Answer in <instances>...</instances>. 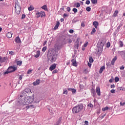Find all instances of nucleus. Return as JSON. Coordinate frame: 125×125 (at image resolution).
Returning <instances> with one entry per match:
<instances>
[{
  "label": "nucleus",
  "mask_w": 125,
  "mask_h": 125,
  "mask_svg": "<svg viewBox=\"0 0 125 125\" xmlns=\"http://www.w3.org/2000/svg\"><path fill=\"white\" fill-rule=\"evenodd\" d=\"M40 54H41V52L40 51H37L36 52V54L34 56L36 58H38L40 57Z\"/></svg>",
  "instance_id": "obj_23"
},
{
  "label": "nucleus",
  "mask_w": 125,
  "mask_h": 125,
  "mask_svg": "<svg viewBox=\"0 0 125 125\" xmlns=\"http://www.w3.org/2000/svg\"><path fill=\"white\" fill-rule=\"evenodd\" d=\"M121 27H122V24H120L117 27V30H120L121 29Z\"/></svg>",
  "instance_id": "obj_58"
},
{
  "label": "nucleus",
  "mask_w": 125,
  "mask_h": 125,
  "mask_svg": "<svg viewBox=\"0 0 125 125\" xmlns=\"http://www.w3.org/2000/svg\"><path fill=\"white\" fill-rule=\"evenodd\" d=\"M7 59V57H1V59H0V62L1 63H3V62H5V61H6Z\"/></svg>",
  "instance_id": "obj_17"
},
{
  "label": "nucleus",
  "mask_w": 125,
  "mask_h": 125,
  "mask_svg": "<svg viewBox=\"0 0 125 125\" xmlns=\"http://www.w3.org/2000/svg\"><path fill=\"white\" fill-rule=\"evenodd\" d=\"M16 70H17V67H15L14 66H11L8 67V68L7 69V71L4 72V75L12 73L13 72H15Z\"/></svg>",
  "instance_id": "obj_3"
},
{
  "label": "nucleus",
  "mask_w": 125,
  "mask_h": 125,
  "mask_svg": "<svg viewBox=\"0 0 125 125\" xmlns=\"http://www.w3.org/2000/svg\"><path fill=\"white\" fill-rule=\"evenodd\" d=\"M107 47H110V42H107L106 44Z\"/></svg>",
  "instance_id": "obj_59"
},
{
  "label": "nucleus",
  "mask_w": 125,
  "mask_h": 125,
  "mask_svg": "<svg viewBox=\"0 0 125 125\" xmlns=\"http://www.w3.org/2000/svg\"><path fill=\"white\" fill-rule=\"evenodd\" d=\"M87 65L89 66V67H91V63L88 62Z\"/></svg>",
  "instance_id": "obj_63"
},
{
  "label": "nucleus",
  "mask_w": 125,
  "mask_h": 125,
  "mask_svg": "<svg viewBox=\"0 0 125 125\" xmlns=\"http://www.w3.org/2000/svg\"><path fill=\"white\" fill-rule=\"evenodd\" d=\"M36 18H40V17H43V16H45V13L43 11L37 12L36 14Z\"/></svg>",
  "instance_id": "obj_7"
},
{
  "label": "nucleus",
  "mask_w": 125,
  "mask_h": 125,
  "mask_svg": "<svg viewBox=\"0 0 125 125\" xmlns=\"http://www.w3.org/2000/svg\"><path fill=\"white\" fill-rule=\"evenodd\" d=\"M89 61L90 63H93V59L92 58V57H89Z\"/></svg>",
  "instance_id": "obj_32"
},
{
  "label": "nucleus",
  "mask_w": 125,
  "mask_h": 125,
  "mask_svg": "<svg viewBox=\"0 0 125 125\" xmlns=\"http://www.w3.org/2000/svg\"><path fill=\"white\" fill-rule=\"evenodd\" d=\"M115 83H118V82H119V81H120V78H119V77H115Z\"/></svg>",
  "instance_id": "obj_35"
},
{
  "label": "nucleus",
  "mask_w": 125,
  "mask_h": 125,
  "mask_svg": "<svg viewBox=\"0 0 125 125\" xmlns=\"http://www.w3.org/2000/svg\"><path fill=\"white\" fill-rule=\"evenodd\" d=\"M98 52L101 53L103 51V47H98Z\"/></svg>",
  "instance_id": "obj_26"
},
{
  "label": "nucleus",
  "mask_w": 125,
  "mask_h": 125,
  "mask_svg": "<svg viewBox=\"0 0 125 125\" xmlns=\"http://www.w3.org/2000/svg\"><path fill=\"white\" fill-rule=\"evenodd\" d=\"M68 16H69V15L67 14H63V17L64 18H65V17H68Z\"/></svg>",
  "instance_id": "obj_54"
},
{
  "label": "nucleus",
  "mask_w": 125,
  "mask_h": 125,
  "mask_svg": "<svg viewBox=\"0 0 125 125\" xmlns=\"http://www.w3.org/2000/svg\"><path fill=\"white\" fill-rule=\"evenodd\" d=\"M109 109V107L108 106H106L102 108V111L105 112V111H107V110Z\"/></svg>",
  "instance_id": "obj_30"
},
{
  "label": "nucleus",
  "mask_w": 125,
  "mask_h": 125,
  "mask_svg": "<svg viewBox=\"0 0 125 125\" xmlns=\"http://www.w3.org/2000/svg\"><path fill=\"white\" fill-rule=\"evenodd\" d=\"M22 61H18L17 62V65H18V66H21V65H22Z\"/></svg>",
  "instance_id": "obj_28"
},
{
  "label": "nucleus",
  "mask_w": 125,
  "mask_h": 125,
  "mask_svg": "<svg viewBox=\"0 0 125 125\" xmlns=\"http://www.w3.org/2000/svg\"><path fill=\"white\" fill-rule=\"evenodd\" d=\"M109 82V83L113 82H114V79L112 78V79H110Z\"/></svg>",
  "instance_id": "obj_57"
},
{
  "label": "nucleus",
  "mask_w": 125,
  "mask_h": 125,
  "mask_svg": "<svg viewBox=\"0 0 125 125\" xmlns=\"http://www.w3.org/2000/svg\"><path fill=\"white\" fill-rule=\"evenodd\" d=\"M6 37H7V38H8L9 39H10V38H12V33L8 32L6 34Z\"/></svg>",
  "instance_id": "obj_21"
},
{
  "label": "nucleus",
  "mask_w": 125,
  "mask_h": 125,
  "mask_svg": "<svg viewBox=\"0 0 125 125\" xmlns=\"http://www.w3.org/2000/svg\"><path fill=\"white\" fill-rule=\"evenodd\" d=\"M88 107H89L90 108H93V104H88Z\"/></svg>",
  "instance_id": "obj_42"
},
{
  "label": "nucleus",
  "mask_w": 125,
  "mask_h": 125,
  "mask_svg": "<svg viewBox=\"0 0 125 125\" xmlns=\"http://www.w3.org/2000/svg\"><path fill=\"white\" fill-rule=\"evenodd\" d=\"M19 103L20 104H21V105H25L24 104V98L23 100V95H20V97L19 98Z\"/></svg>",
  "instance_id": "obj_9"
},
{
  "label": "nucleus",
  "mask_w": 125,
  "mask_h": 125,
  "mask_svg": "<svg viewBox=\"0 0 125 125\" xmlns=\"http://www.w3.org/2000/svg\"><path fill=\"white\" fill-rule=\"evenodd\" d=\"M120 55L123 58V59H125V53L124 51L120 52Z\"/></svg>",
  "instance_id": "obj_24"
},
{
  "label": "nucleus",
  "mask_w": 125,
  "mask_h": 125,
  "mask_svg": "<svg viewBox=\"0 0 125 125\" xmlns=\"http://www.w3.org/2000/svg\"><path fill=\"white\" fill-rule=\"evenodd\" d=\"M69 33L70 34H73V33H74V30L73 29H70L69 31Z\"/></svg>",
  "instance_id": "obj_53"
},
{
  "label": "nucleus",
  "mask_w": 125,
  "mask_h": 125,
  "mask_svg": "<svg viewBox=\"0 0 125 125\" xmlns=\"http://www.w3.org/2000/svg\"><path fill=\"white\" fill-rule=\"evenodd\" d=\"M104 70H105V66H102L100 68V69L99 70L100 74H102V72H103V71H104Z\"/></svg>",
  "instance_id": "obj_22"
},
{
  "label": "nucleus",
  "mask_w": 125,
  "mask_h": 125,
  "mask_svg": "<svg viewBox=\"0 0 125 125\" xmlns=\"http://www.w3.org/2000/svg\"><path fill=\"white\" fill-rule=\"evenodd\" d=\"M28 9L29 11H32L34 10V9H35V8H34V6H33L32 5H30V6L28 8Z\"/></svg>",
  "instance_id": "obj_27"
},
{
  "label": "nucleus",
  "mask_w": 125,
  "mask_h": 125,
  "mask_svg": "<svg viewBox=\"0 0 125 125\" xmlns=\"http://www.w3.org/2000/svg\"><path fill=\"white\" fill-rule=\"evenodd\" d=\"M96 32V30L95 29V28H93L92 31L91 32V35H93V34H94V33H95Z\"/></svg>",
  "instance_id": "obj_34"
},
{
  "label": "nucleus",
  "mask_w": 125,
  "mask_h": 125,
  "mask_svg": "<svg viewBox=\"0 0 125 125\" xmlns=\"http://www.w3.org/2000/svg\"><path fill=\"white\" fill-rule=\"evenodd\" d=\"M88 44V42H86L84 44H83V47H86L87 46V44Z\"/></svg>",
  "instance_id": "obj_44"
},
{
  "label": "nucleus",
  "mask_w": 125,
  "mask_h": 125,
  "mask_svg": "<svg viewBox=\"0 0 125 125\" xmlns=\"http://www.w3.org/2000/svg\"><path fill=\"white\" fill-rule=\"evenodd\" d=\"M41 8H42V9H44V10H47V7L46 6V5H43L42 6Z\"/></svg>",
  "instance_id": "obj_33"
},
{
  "label": "nucleus",
  "mask_w": 125,
  "mask_h": 125,
  "mask_svg": "<svg viewBox=\"0 0 125 125\" xmlns=\"http://www.w3.org/2000/svg\"><path fill=\"white\" fill-rule=\"evenodd\" d=\"M32 72H33V70H32V69H29V70H28V71H27V74H32Z\"/></svg>",
  "instance_id": "obj_38"
},
{
  "label": "nucleus",
  "mask_w": 125,
  "mask_h": 125,
  "mask_svg": "<svg viewBox=\"0 0 125 125\" xmlns=\"http://www.w3.org/2000/svg\"><path fill=\"white\" fill-rule=\"evenodd\" d=\"M105 116H106V114H104V115L101 116V119L102 120V119H104Z\"/></svg>",
  "instance_id": "obj_52"
},
{
  "label": "nucleus",
  "mask_w": 125,
  "mask_h": 125,
  "mask_svg": "<svg viewBox=\"0 0 125 125\" xmlns=\"http://www.w3.org/2000/svg\"><path fill=\"white\" fill-rule=\"evenodd\" d=\"M15 11L16 14L19 15L21 12V7L19 5V2H17L15 5Z\"/></svg>",
  "instance_id": "obj_4"
},
{
  "label": "nucleus",
  "mask_w": 125,
  "mask_h": 125,
  "mask_svg": "<svg viewBox=\"0 0 125 125\" xmlns=\"http://www.w3.org/2000/svg\"><path fill=\"white\" fill-rule=\"evenodd\" d=\"M73 94H76V89H72V91H71Z\"/></svg>",
  "instance_id": "obj_45"
},
{
  "label": "nucleus",
  "mask_w": 125,
  "mask_h": 125,
  "mask_svg": "<svg viewBox=\"0 0 125 125\" xmlns=\"http://www.w3.org/2000/svg\"><path fill=\"white\" fill-rule=\"evenodd\" d=\"M110 92H111V93H116V90L112 89V90L110 91Z\"/></svg>",
  "instance_id": "obj_48"
},
{
  "label": "nucleus",
  "mask_w": 125,
  "mask_h": 125,
  "mask_svg": "<svg viewBox=\"0 0 125 125\" xmlns=\"http://www.w3.org/2000/svg\"><path fill=\"white\" fill-rule=\"evenodd\" d=\"M32 91L30 88H26L22 91V95L23 96H29L30 94H31Z\"/></svg>",
  "instance_id": "obj_5"
},
{
  "label": "nucleus",
  "mask_w": 125,
  "mask_h": 125,
  "mask_svg": "<svg viewBox=\"0 0 125 125\" xmlns=\"http://www.w3.org/2000/svg\"><path fill=\"white\" fill-rule=\"evenodd\" d=\"M35 108V105L34 104L28 105L26 107L22 108L23 111H27L29 109H34Z\"/></svg>",
  "instance_id": "obj_8"
},
{
  "label": "nucleus",
  "mask_w": 125,
  "mask_h": 125,
  "mask_svg": "<svg viewBox=\"0 0 125 125\" xmlns=\"http://www.w3.org/2000/svg\"><path fill=\"white\" fill-rule=\"evenodd\" d=\"M66 10H67V11H68V12H70V11H71V8H70L69 7H67L66 8Z\"/></svg>",
  "instance_id": "obj_47"
},
{
  "label": "nucleus",
  "mask_w": 125,
  "mask_h": 125,
  "mask_svg": "<svg viewBox=\"0 0 125 125\" xmlns=\"http://www.w3.org/2000/svg\"><path fill=\"white\" fill-rule=\"evenodd\" d=\"M89 3H90V1H89V0H86V1L85 2V4H89Z\"/></svg>",
  "instance_id": "obj_49"
},
{
  "label": "nucleus",
  "mask_w": 125,
  "mask_h": 125,
  "mask_svg": "<svg viewBox=\"0 0 125 125\" xmlns=\"http://www.w3.org/2000/svg\"><path fill=\"white\" fill-rule=\"evenodd\" d=\"M120 70H124L125 69V66L124 65H122L120 67Z\"/></svg>",
  "instance_id": "obj_55"
},
{
  "label": "nucleus",
  "mask_w": 125,
  "mask_h": 125,
  "mask_svg": "<svg viewBox=\"0 0 125 125\" xmlns=\"http://www.w3.org/2000/svg\"><path fill=\"white\" fill-rule=\"evenodd\" d=\"M110 87L111 88H114V87H115V85L114 84L111 85Z\"/></svg>",
  "instance_id": "obj_62"
},
{
  "label": "nucleus",
  "mask_w": 125,
  "mask_h": 125,
  "mask_svg": "<svg viewBox=\"0 0 125 125\" xmlns=\"http://www.w3.org/2000/svg\"><path fill=\"white\" fill-rule=\"evenodd\" d=\"M104 46V43L103 42H98L97 47H103Z\"/></svg>",
  "instance_id": "obj_15"
},
{
  "label": "nucleus",
  "mask_w": 125,
  "mask_h": 125,
  "mask_svg": "<svg viewBox=\"0 0 125 125\" xmlns=\"http://www.w3.org/2000/svg\"><path fill=\"white\" fill-rule=\"evenodd\" d=\"M71 62H72V65L74 67H77L78 66V64H77V61H76V59H73L71 60Z\"/></svg>",
  "instance_id": "obj_12"
},
{
  "label": "nucleus",
  "mask_w": 125,
  "mask_h": 125,
  "mask_svg": "<svg viewBox=\"0 0 125 125\" xmlns=\"http://www.w3.org/2000/svg\"><path fill=\"white\" fill-rule=\"evenodd\" d=\"M81 26H82V27H84V26H85L84 23H81Z\"/></svg>",
  "instance_id": "obj_64"
},
{
  "label": "nucleus",
  "mask_w": 125,
  "mask_h": 125,
  "mask_svg": "<svg viewBox=\"0 0 125 125\" xmlns=\"http://www.w3.org/2000/svg\"><path fill=\"white\" fill-rule=\"evenodd\" d=\"M82 109H83V105L82 104H78L72 108V113L73 114H78V113H80L82 111Z\"/></svg>",
  "instance_id": "obj_2"
},
{
  "label": "nucleus",
  "mask_w": 125,
  "mask_h": 125,
  "mask_svg": "<svg viewBox=\"0 0 125 125\" xmlns=\"http://www.w3.org/2000/svg\"><path fill=\"white\" fill-rule=\"evenodd\" d=\"M15 42L16 43H21V40L19 37H17L15 39Z\"/></svg>",
  "instance_id": "obj_13"
},
{
  "label": "nucleus",
  "mask_w": 125,
  "mask_h": 125,
  "mask_svg": "<svg viewBox=\"0 0 125 125\" xmlns=\"http://www.w3.org/2000/svg\"><path fill=\"white\" fill-rule=\"evenodd\" d=\"M92 3L93 4H96L97 3V0H90Z\"/></svg>",
  "instance_id": "obj_31"
},
{
  "label": "nucleus",
  "mask_w": 125,
  "mask_h": 125,
  "mask_svg": "<svg viewBox=\"0 0 125 125\" xmlns=\"http://www.w3.org/2000/svg\"><path fill=\"white\" fill-rule=\"evenodd\" d=\"M26 18V16L25 14H22L21 16V19H25Z\"/></svg>",
  "instance_id": "obj_46"
},
{
  "label": "nucleus",
  "mask_w": 125,
  "mask_h": 125,
  "mask_svg": "<svg viewBox=\"0 0 125 125\" xmlns=\"http://www.w3.org/2000/svg\"><path fill=\"white\" fill-rule=\"evenodd\" d=\"M63 93V94H65V95L68 94V91L67 90V89H64Z\"/></svg>",
  "instance_id": "obj_36"
},
{
  "label": "nucleus",
  "mask_w": 125,
  "mask_h": 125,
  "mask_svg": "<svg viewBox=\"0 0 125 125\" xmlns=\"http://www.w3.org/2000/svg\"><path fill=\"white\" fill-rule=\"evenodd\" d=\"M59 25H60V22H59V21H57L56 25L54 28V30H57V29H58V27H59Z\"/></svg>",
  "instance_id": "obj_19"
},
{
  "label": "nucleus",
  "mask_w": 125,
  "mask_h": 125,
  "mask_svg": "<svg viewBox=\"0 0 125 125\" xmlns=\"http://www.w3.org/2000/svg\"><path fill=\"white\" fill-rule=\"evenodd\" d=\"M56 68V64H53L49 68L50 71H53Z\"/></svg>",
  "instance_id": "obj_14"
},
{
  "label": "nucleus",
  "mask_w": 125,
  "mask_h": 125,
  "mask_svg": "<svg viewBox=\"0 0 125 125\" xmlns=\"http://www.w3.org/2000/svg\"><path fill=\"white\" fill-rule=\"evenodd\" d=\"M116 61H117V57L115 56L111 61V65H112L113 66V65H115V62H116Z\"/></svg>",
  "instance_id": "obj_18"
},
{
  "label": "nucleus",
  "mask_w": 125,
  "mask_h": 125,
  "mask_svg": "<svg viewBox=\"0 0 125 125\" xmlns=\"http://www.w3.org/2000/svg\"><path fill=\"white\" fill-rule=\"evenodd\" d=\"M52 73V74H56V73H58V70L56 69V70L53 71V72Z\"/></svg>",
  "instance_id": "obj_41"
},
{
  "label": "nucleus",
  "mask_w": 125,
  "mask_h": 125,
  "mask_svg": "<svg viewBox=\"0 0 125 125\" xmlns=\"http://www.w3.org/2000/svg\"><path fill=\"white\" fill-rule=\"evenodd\" d=\"M72 11L74 12V13H77V12H78V9H77V8H73Z\"/></svg>",
  "instance_id": "obj_37"
},
{
  "label": "nucleus",
  "mask_w": 125,
  "mask_h": 125,
  "mask_svg": "<svg viewBox=\"0 0 125 125\" xmlns=\"http://www.w3.org/2000/svg\"><path fill=\"white\" fill-rule=\"evenodd\" d=\"M84 124H85V125H88V121H85L84 122Z\"/></svg>",
  "instance_id": "obj_60"
},
{
  "label": "nucleus",
  "mask_w": 125,
  "mask_h": 125,
  "mask_svg": "<svg viewBox=\"0 0 125 125\" xmlns=\"http://www.w3.org/2000/svg\"><path fill=\"white\" fill-rule=\"evenodd\" d=\"M9 54H10L11 55H13L14 54V52H13V51H9Z\"/></svg>",
  "instance_id": "obj_50"
},
{
  "label": "nucleus",
  "mask_w": 125,
  "mask_h": 125,
  "mask_svg": "<svg viewBox=\"0 0 125 125\" xmlns=\"http://www.w3.org/2000/svg\"><path fill=\"white\" fill-rule=\"evenodd\" d=\"M46 47H43L42 49V51L43 52H45V50H46Z\"/></svg>",
  "instance_id": "obj_40"
},
{
  "label": "nucleus",
  "mask_w": 125,
  "mask_h": 125,
  "mask_svg": "<svg viewBox=\"0 0 125 125\" xmlns=\"http://www.w3.org/2000/svg\"><path fill=\"white\" fill-rule=\"evenodd\" d=\"M34 94L31 96H27V97H24V103H22L24 105H29L34 102Z\"/></svg>",
  "instance_id": "obj_1"
},
{
  "label": "nucleus",
  "mask_w": 125,
  "mask_h": 125,
  "mask_svg": "<svg viewBox=\"0 0 125 125\" xmlns=\"http://www.w3.org/2000/svg\"><path fill=\"white\" fill-rule=\"evenodd\" d=\"M41 81L39 79H37L33 83V85L36 86V85H38V84H40Z\"/></svg>",
  "instance_id": "obj_11"
},
{
  "label": "nucleus",
  "mask_w": 125,
  "mask_h": 125,
  "mask_svg": "<svg viewBox=\"0 0 125 125\" xmlns=\"http://www.w3.org/2000/svg\"><path fill=\"white\" fill-rule=\"evenodd\" d=\"M72 42V40L71 39L68 40V43H71Z\"/></svg>",
  "instance_id": "obj_61"
},
{
  "label": "nucleus",
  "mask_w": 125,
  "mask_h": 125,
  "mask_svg": "<svg viewBox=\"0 0 125 125\" xmlns=\"http://www.w3.org/2000/svg\"><path fill=\"white\" fill-rule=\"evenodd\" d=\"M120 105L121 106H125V102H124V103L120 102Z\"/></svg>",
  "instance_id": "obj_51"
},
{
  "label": "nucleus",
  "mask_w": 125,
  "mask_h": 125,
  "mask_svg": "<svg viewBox=\"0 0 125 125\" xmlns=\"http://www.w3.org/2000/svg\"><path fill=\"white\" fill-rule=\"evenodd\" d=\"M91 93H92V96H93V97H95V96H96V93L95 92V90L94 89V88L91 89Z\"/></svg>",
  "instance_id": "obj_16"
},
{
  "label": "nucleus",
  "mask_w": 125,
  "mask_h": 125,
  "mask_svg": "<svg viewBox=\"0 0 125 125\" xmlns=\"http://www.w3.org/2000/svg\"><path fill=\"white\" fill-rule=\"evenodd\" d=\"M75 6L76 7H80V6H81V5H80L79 3H76Z\"/></svg>",
  "instance_id": "obj_39"
},
{
  "label": "nucleus",
  "mask_w": 125,
  "mask_h": 125,
  "mask_svg": "<svg viewBox=\"0 0 125 125\" xmlns=\"http://www.w3.org/2000/svg\"><path fill=\"white\" fill-rule=\"evenodd\" d=\"M93 25L96 29H97L98 27V22L96 21H95L93 22Z\"/></svg>",
  "instance_id": "obj_20"
},
{
  "label": "nucleus",
  "mask_w": 125,
  "mask_h": 125,
  "mask_svg": "<svg viewBox=\"0 0 125 125\" xmlns=\"http://www.w3.org/2000/svg\"><path fill=\"white\" fill-rule=\"evenodd\" d=\"M22 78H23V75H20V76L19 77V80H20V81H21L22 80Z\"/></svg>",
  "instance_id": "obj_56"
},
{
  "label": "nucleus",
  "mask_w": 125,
  "mask_h": 125,
  "mask_svg": "<svg viewBox=\"0 0 125 125\" xmlns=\"http://www.w3.org/2000/svg\"><path fill=\"white\" fill-rule=\"evenodd\" d=\"M118 13L119 11L118 10L115 11L114 14L112 15L113 17H117V15H118Z\"/></svg>",
  "instance_id": "obj_25"
},
{
  "label": "nucleus",
  "mask_w": 125,
  "mask_h": 125,
  "mask_svg": "<svg viewBox=\"0 0 125 125\" xmlns=\"http://www.w3.org/2000/svg\"><path fill=\"white\" fill-rule=\"evenodd\" d=\"M96 92L98 96L101 95V93L100 92V87L97 86L96 88Z\"/></svg>",
  "instance_id": "obj_10"
},
{
  "label": "nucleus",
  "mask_w": 125,
  "mask_h": 125,
  "mask_svg": "<svg viewBox=\"0 0 125 125\" xmlns=\"http://www.w3.org/2000/svg\"><path fill=\"white\" fill-rule=\"evenodd\" d=\"M86 11L89 12L90 10H91V8H90L89 7H87L86 8Z\"/></svg>",
  "instance_id": "obj_43"
},
{
  "label": "nucleus",
  "mask_w": 125,
  "mask_h": 125,
  "mask_svg": "<svg viewBox=\"0 0 125 125\" xmlns=\"http://www.w3.org/2000/svg\"><path fill=\"white\" fill-rule=\"evenodd\" d=\"M48 59L51 62H55L57 59V55L52 54L49 57Z\"/></svg>",
  "instance_id": "obj_6"
},
{
  "label": "nucleus",
  "mask_w": 125,
  "mask_h": 125,
  "mask_svg": "<svg viewBox=\"0 0 125 125\" xmlns=\"http://www.w3.org/2000/svg\"><path fill=\"white\" fill-rule=\"evenodd\" d=\"M124 45V42L121 41H119V47H123Z\"/></svg>",
  "instance_id": "obj_29"
}]
</instances>
